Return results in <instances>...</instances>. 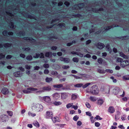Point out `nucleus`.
Segmentation results:
<instances>
[{
	"label": "nucleus",
	"mask_w": 129,
	"mask_h": 129,
	"mask_svg": "<svg viewBox=\"0 0 129 129\" xmlns=\"http://www.w3.org/2000/svg\"><path fill=\"white\" fill-rule=\"evenodd\" d=\"M23 39L26 40H29L30 42L34 43L36 41V40L33 39L32 38H29L28 37H24Z\"/></svg>",
	"instance_id": "12"
},
{
	"label": "nucleus",
	"mask_w": 129,
	"mask_h": 129,
	"mask_svg": "<svg viewBox=\"0 0 129 129\" xmlns=\"http://www.w3.org/2000/svg\"><path fill=\"white\" fill-rule=\"evenodd\" d=\"M98 72L102 74H104L106 73V71L104 69H98L97 70Z\"/></svg>",
	"instance_id": "28"
},
{
	"label": "nucleus",
	"mask_w": 129,
	"mask_h": 129,
	"mask_svg": "<svg viewBox=\"0 0 129 129\" xmlns=\"http://www.w3.org/2000/svg\"><path fill=\"white\" fill-rule=\"evenodd\" d=\"M26 59L28 60H31L33 59V57L31 55H29L27 56Z\"/></svg>",
	"instance_id": "40"
},
{
	"label": "nucleus",
	"mask_w": 129,
	"mask_h": 129,
	"mask_svg": "<svg viewBox=\"0 0 129 129\" xmlns=\"http://www.w3.org/2000/svg\"><path fill=\"white\" fill-rule=\"evenodd\" d=\"M72 60L74 62H77L79 61V59L77 58L74 57L73 58Z\"/></svg>",
	"instance_id": "48"
},
{
	"label": "nucleus",
	"mask_w": 129,
	"mask_h": 129,
	"mask_svg": "<svg viewBox=\"0 0 129 129\" xmlns=\"http://www.w3.org/2000/svg\"><path fill=\"white\" fill-rule=\"evenodd\" d=\"M104 102V100L102 99H99L97 101V103L98 105H101Z\"/></svg>",
	"instance_id": "27"
},
{
	"label": "nucleus",
	"mask_w": 129,
	"mask_h": 129,
	"mask_svg": "<svg viewBox=\"0 0 129 129\" xmlns=\"http://www.w3.org/2000/svg\"><path fill=\"white\" fill-rule=\"evenodd\" d=\"M16 120V118L15 117L12 118L11 120V123H14Z\"/></svg>",
	"instance_id": "39"
},
{
	"label": "nucleus",
	"mask_w": 129,
	"mask_h": 129,
	"mask_svg": "<svg viewBox=\"0 0 129 129\" xmlns=\"http://www.w3.org/2000/svg\"><path fill=\"white\" fill-rule=\"evenodd\" d=\"M65 59L64 61V62L65 63H68L69 62L70 59L69 58H65Z\"/></svg>",
	"instance_id": "46"
},
{
	"label": "nucleus",
	"mask_w": 129,
	"mask_h": 129,
	"mask_svg": "<svg viewBox=\"0 0 129 129\" xmlns=\"http://www.w3.org/2000/svg\"><path fill=\"white\" fill-rule=\"evenodd\" d=\"M112 89V88H109V87L106 88L105 90V93H109L110 91Z\"/></svg>",
	"instance_id": "36"
},
{
	"label": "nucleus",
	"mask_w": 129,
	"mask_h": 129,
	"mask_svg": "<svg viewBox=\"0 0 129 129\" xmlns=\"http://www.w3.org/2000/svg\"><path fill=\"white\" fill-rule=\"evenodd\" d=\"M25 32L24 31H21L17 33V36L21 37V36H24L25 35Z\"/></svg>",
	"instance_id": "24"
},
{
	"label": "nucleus",
	"mask_w": 129,
	"mask_h": 129,
	"mask_svg": "<svg viewBox=\"0 0 129 129\" xmlns=\"http://www.w3.org/2000/svg\"><path fill=\"white\" fill-rule=\"evenodd\" d=\"M46 81L48 83H49L52 81V78L47 77L45 79Z\"/></svg>",
	"instance_id": "34"
},
{
	"label": "nucleus",
	"mask_w": 129,
	"mask_h": 129,
	"mask_svg": "<svg viewBox=\"0 0 129 129\" xmlns=\"http://www.w3.org/2000/svg\"><path fill=\"white\" fill-rule=\"evenodd\" d=\"M53 86L54 88H59L62 87L63 85L62 84H59L54 85Z\"/></svg>",
	"instance_id": "32"
},
{
	"label": "nucleus",
	"mask_w": 129,
	"mask_h": 129,
	"mask_svg": "<svg viewBox=\"0 0 129 129\" xmlns=\"http://www.w3.org/2000/svg\"><path fill=\"white\" fill-rule=\"evenodd\" d=\"M2 92L3 94L5 95L8 94L9 93V91L7 88L5 87L2 89Z\"/></svg>",
	"instance_id": "17"
},
{
	"label": "nucleus",
	"mask_w": 129,
	"mask_h": 129,
	"mask_svg": "<svg viewBox=\"0 0 129 129\" xmlns=\"http://www.w3.org/2000/svg\"><path fill=\"white\" fill-rule=\"evenodd\" d=\"M43 100L48 105H52V102H51L50 98L48 96H46L43 97Z\"/></svg>",
	"instance_id": "7"
},
{
	"label": "nucleus",
	"mask_w": 129,
	"mask_h": 129,
	"mask_svg": "<svg viewBox=\"0 0 129 129\" xmlns=\"http://www.w3.org/2000/svg\"><path fill=\"white\" fill-rule=\"evenodd\" d=\"M52 53L51 52H46L45 54V57H48L49 58L52 57Z\"/></svg>",
	"instance_id": "21"
},
{
	"label": "nucleus",
	"mask_w": 129,
	"mask_h": 129,
	"mask_svg": "<svg viewBox=\"0 0 129 129\" xmlns=\"http://www.w3.org/2000/svg\"><path fill=\"white\" fill-rule=\"evenodd\" d=\"M97 46L98 48L100 49H102L105 47V45L103 43L99 42L97 45Z\"/></svg>",
	"instance_id": "22"
},
{
	"label": "nucleus",
	"mask_w": 129,
	"mask_h": 129,
	"mask_svg": "<svg viewBox=\"0 0 129 129\" xmlns=\"http://www.w3.org/2000/svg\"><path fill=\"white\" fill-rule=\"evenodd\" d=\"M42 89L43 90L41 91H38L37 92H44L50 91L51 89V87L49 86H47L42 87Z\"/></svg>",
	"instance_id": "9"
},
{
	"label": "nucleus",
	"mask_w": 129,
	"mask_h": 129,
	"mask_svg": "<svg viewBox=\"0 0 129 129\" xmlns=\"http://www.w3.org/2000/svg\"><path fill=\"white\" fill-rule=\"evenodd\" d=\"M120 56H121V57L126 59H127L128 58V56H127L125 55L122 52H120Z\"/></svg>",
	"instance_id": "30"
},
{
	"label": "nucleus",
	"mask_w": 129,
	"mask_h": 129,
	"mask_svg": "<svg viewBox=\"0 0 129 129\" xmlns=\"http://www.w3.org/2000/svg\"><path fill=\"white\" fill-rule=\"evenodd\" d=\"M25 17L30 19H35V17L34 16H32L29 14L28 13H25L24 15Z\"/></svg>",
	"instance_id": "16"
},
{
	"label": "nucleus",
	"mask_w": 129,
	"mask_h": 129,
	"mask_svg": "<svg viewBox=\"0 0 129 129\" xmlns=\"http://www.w3.org/2000/svg\"><path fill=\"white\" fill-rule=\"evenodd\" d=\"M68 94L66 92L61 93V98L62 99H66L68 96Z\"/></svg>",
	"instance_id": "15"
},
{
	"label": "nucleus",
	"mask_w": 129,
	"mask_h": 129,
	"mask_svg": "<svg viewBox=\"0 0 129 129\" xmlns=\"http://www.w3.org/2000/svg\"><path fill=\"white\" fill-rule=\"evenodd\" d=\"M103 62V59L102 58H99L98 59V62L99 64L102 63Z\"/></svg>",
	"instance_id": "43"
},
{
	"label": "nucleus",
	"mask_w": 129,
	"mask_h": 129,
	"mask_svg": "<svg viewBox=\"0 0 129 129\" xmlns=\"http://www.w3.org/2000/svg\"><path fill=\"white\" fill-rule=\"evenodd\" d=\"M57 48V47L56 46H52L51 47V49L53 50H55Z\"/></svg>",
	"instance_id": "64"
},
{
	"label": "nucleus",
	"mask_w": 129,
	"mask_h": 129,
	"mask_svg": "<svg viewBox=\"0 0 129 129\" xmlns=\"http://www.w3.org/2000/svg\"><path fill=\"white\" fill-rule=\"evenodd\" d=\"M95 118L97 120H101L102 119V118H101L99 116L97 115L95 117Z\"/></svg>",
	"instance_id": "59"
},
{
	"label": "nucleus",
	"mask_w": 129,
	"mask_h": 129,
	"mask_svg": "<svg viewBox=\"0 0 129 129\" xmlns=\"http://www.w3.org/2000/svg\"><path fill=\"white\" fill-rule=\"evenodd\" d=\"M31 66H29L28 65H25V68L28 70H29L31 68Z\"/></svg>",
	"instance_id": "55"
},
{
	"label": "nucleus",
	"mask_w": 129,
	"mask_h": 129,
	"mask_svg": "<svg viewBox=\"0 0 129 129\" xmlns=\"http://www.w3.org/2000/svg\"><path fill=\"white\" fill-rule=\"evenodd\" d=\"M127 60H123L120 63V66L121 67L124 68L127 67Z\"/></svg>",
	"instance_id": "18"
},
{
	"label": "nucleus",
	"mask_w": 129,
	"mask_h": 129,
	"mask_svg": "<svg viewBox=\"0 0 129 129\" xmlns=\"http://www.w3.org/2000/svg\"><path fill=\"white\" fill-rule=\"evenodd\" d=\"M33 110L37 112L42 111L43 109L42 105L39 104H35L32 106Z\"/></svg>",
	"instance_id": "2"
},
{
	"label": "nucleus",
	"mask_w": 129,
	"mask_h": 129,
	"mask_svg": "<svg viewBox=\"0 0 129 129\" xmlns=\"http://www.w3.org/2000/svg\"><path fill=\"white\" fill-rule=\"evenodd\" d=\"M51 119L53 123H54L56 122H59L60 121L59 117L57 116L51 117Z\"/></svg>",
	"instance_id": "14"
},
{
	"label": "nucleus",
	"mask_w": 129,
	"mask_h": 129,
	"mask_svg": "<svg viewBox=\"0 0 129 129\" xmlns=\"http://www.w3.org/2000/svg\"><path fill=\"white\" fill-rule=\"evenodd\" d=\"M59 26L60 27H61L62 26L65 27V24L64 23H59L58 24Z\"/></svg>",
	"instance_id": "53"
},
{
	"label": "nucleus",
	"mask_w": 129,
	"mask_h": 129,
	"mask_svg": "<svg viewBox=\"0 0 129 129\" xmlns=\"http://www.w3.org/2000/svg\"><path fill=\"white\" fill-rule=\"evenodd\" d=\"M38 90V89L36 88L30 87L28 88L27 89V90H23L22 91L25 93L28 94L30 93L31 92L30 91L28 90L31 91H35L37 90Z\"/></svg>",
	"instance_id": "8"
},
{
	"label": "nucleus",
	"mask_w": 129,
	"mask_h": 129,
	"mask_svg": "<svg viewBox=\"0 0 129 129\" xmlns=\"http://www.w3.org/2000/svg\"><path fill=\"white\" fill-rule=\"evenodd\" d=\"M123 79L125 80H129V75H127L125 76H124L123 77Z\"/></svg>",
	"instance_id": "45"
},
{
	"label": "nucleus",
	"mask_w": 129,
	"mask_h": 129,
	"mask_svg": "<svg viewBox=\"0 0 129 129\" xmlns=\"http://www.w3.org/2000/svg\"><path fill=\"white\" fill-rule=\"evenodd\" d=\"M40 54L39 57L40 58H44V54L43 53H41L40 54Z\"/></svg>",
	"instance_id": "62"
},
{
	"label": "nucleus",
	"mask_w": 129,
	"mask_h": 129,
	"mask_svg": "<svg viewBox=\"0 0 129 129\" xmlns=\"http://www.w3.org/2000/svg\"><path fill=\"white\" fill-rule=\"evenodd\" d=\"M8 33V32L6 30H5L2 33L3 35L5 36H7Z\"/></svg>",
	"instance_id": "50"
},
{
	"label": "nucleus",
	"mask_w": 129,
	"mask_h": 129,
	"mask_svg": "<svg viewBox=\"0 0 129 129\" xmlns=\"http://www.w3.org/2000/svg\"><path fill=\"white\" fill-rule=\"evenodd\" d=\"M105 71L106 72H108L110 73H112L113 72V70L110 69H106Z\"/></svg>",
	"instance_id": "57"
},
{
	"label": "nucleus",
	"mask_w": 129,
	"mask_h": 129,
	"mask_svg": "<svg viewBox=\"0 0 129 129\" xmlns=\"http://www.w3.org/2000/svg\"><path fill=\"white\" fill-rule=\"evenodd\" d=\"M95 118H93V116H91L90 117V119L91 120V121L92 123H93L95 121Z\"/></svg>",
	"instance_id": "54"
},
{
	"label": "nucleus",
	"mask_w": 129,
	"mask_h": 129,
	"mask_svg": "<svg viewBox=\"0 0 129 129\" xmlns=\"http://www.w3.org/2000/svg\"><path fill=\"white\" fill-rule=\"evenodd\" d=\"M7 112L10 116H11L13 115V113L11 111H8Z\"/></svg>",
	"instance_id": "51"
},
{
	"label": "nucleus",
	"mask_w": 129,
	"mask_h": 129,
	"mask_svg": "<svg viewBox=\"0 0 129 129\" xmlns=\"http://www.w3.org/2000/svg\"><path fill=\"white\" fill-rule=\"evenodd\" d=\"M78 97L79 96L77 93H72L71 95V99L72 100H76Z\"/></svg>",
	"instance_id": "20"
},
{
	"label": "nucleus",
	"mask_w": 129,
	"mask_h": 129,
	"mask_svg": "<svg viewBox=\"0 0 129 129\" xmlns=\"http://www.w3.org/2000/svg\"><path fill=\"white\" fill-rule=\"evenodd\" d=\"M110 78L113 81L114 83H116V82H117L116 80V79H114V77H113V76L111 77H110Z\"/></svg>",
	"instance_id": "63"
},
{
	"label": "nucleus",
	"mask_w": 129,
	"mask_h": 129,
	"mask_svg": "<svg viewBox=\"0 0 129 129\" xmlns=\"http://www.w3.org/2000/svg\"><path fill=\"white\" fill-rule=\"evenodd\" d=\"M89 99L92 102L95 101L97 100V99L96 98L93 96H90Z\"/></svg>",
	"instance_id": "37"
},
{
	"label": "nucleus",
	"mask_w": 129,
	"mask_h": 129,
	"mask_svg": "<svg viewBox=\"0 0 129 129\" xmlns=\"http://www.w3.org/2000/svg\"><path fill=\"white\" fill-rule=\"evenodd\" d=\"M33 124L37 127L38 128L39 127V124L37 121H35L33 123Z\"/></svg>",
	"instance_id": "31"
},
{
	"label": "nucleus",
	"mask_w": 129,
	"mask_h": 129,
	"mask_svg": "<svg viewBox=\"0 0 129 129\" xmlns=\"http://www.w3.org/2000/svg\"><path fill=\"white\" fill-rule=\"evenodd\" d=\"M83 85V84L82 83H80L75 85L74 86L75 87H80L82 86V87Z\"/></svg>",
	"instance_id": "38"
},
{
	"label": "nucleus",
	"mask_w": 129,
	"mask_h": 129,
	"mask_svg": "<svg viewBox=\"0 0 129 129\" xmlns=\"http://www.w3.org/2000/svg\"><path fill=\"white\" fill-rule=\"evenodd\" d=\"M22 49L24 51H26L28 52L30 50V49L29 47H27L26 48H23Z\"/></svg>",
	"instance_id": "47"
},
{
	"label": "nucleus",
	"mask_w": 129,
	"mask_h": 129,
	"mask_svg": "<svg viewBox=\"0 0 129 129\" xmlns=\"http://www.w3.org/2000/svg\"><path fill=\"white\" fill-rule=\"evenodd\" d=\"M79 117L77 115L73 117V119L75 121H77L78 119H79Z\"/></svg>",
	"instance_id": "49"
},
{
	"label": "nucleus",
	"mask_w": 129,
	"mask_h": 129,
	"mask_svg": "<svg viewBox=\"0 0 129 129\" xmlns=\"http://www.w3.org/2000/svg\"><path fill=\"white\" fill-rule=\"evenodd\" d=\"M73 105V103H70L66 105V107L68 108L69 109L70 107H72V105Z\"/></svg>",
	"instance_id": "42"
},
{
	"label": "nucleus",
	"mask_w": 129,
	"mask_h": 129,
	"mask_svg": "<svg viewBox=\"0 0 129 129\" xmlns=\"http://www.w3.org/2000/svg\"><path fill=\"white\" fill-rule=\"evenodd\" d=\"M28 115L29 116H31L32 117H34L36 115V114L35 113H32L31 112H29Z\"/></svg>",
	"instance_id": "52"
},
{
	"label": "nucleus",
	"mask_w": 129,
	"mask_h": 129,
	"mask_svg": "<svg viewBox=\"0 0 129 129\" xmlns=\"http://www.w3.org/2000/svg\"><path fill=\"white\" fill-rule=\"evenodd\" d=\"M85 6L84 3L78 4L77 5H75L72 7L73 10H80L81 8H83Z\"/></svg>",
	"instance_id": "6"
},
{
	"label": "nucleus",
	"mask_w": 129,
	"mask_h": 129,
	"mask_svg": "<svg viewBox=\"0 0 129 129\" xmlns=\"http://www.w3.org/2000/svg\"><path fill=\"white\" fill-rule=\"evenodd\" d=\"M87 12L91 11L94 13H98L99 11H103L104 10L102 8H99V9L96 8H93L90 5H88L85 8Z\"/></svg>",
	"instance_id": "3"
},
{
	"label": "nucleus",
	"mask_w": 129,
	"mask_h": 129,
	"mask_svg": "<svg viewBox=\"0 0 129 129\" xmlns=\"http://www.w3.org/2000/svg\"><path fill=\"white\" fill-rule=\"evenodd\" d=\"M118 38H119L120 39H122V40L128 39H129V36H126L120 37H118Z\"/></svg>",
	"instance_id": "29"
},
{
	"label": "nucleus",
	"mask_w": 129,
	"mask_h": 129,
	"mask_svg": "<svg viewBox=\"0 0 129 129\" xmlns=\"http://www.w3.org/2000/svg\"><path fill=\"white\" fill-rule=\"evenodd\" d=\"M43 66L45 68L47 69L49 67V65L48 64L45 63L44 64Z\"/></svg>",
	"instance_id": "56"
},
{
	"label": "nucleus",
	"mask_w": 129,
	"mask_h": 129,
	"mask_svg": "<svg viewBox=\"0 0 129 129\" xmlns=\"http://www.w3.org/2000/svg\"><path fill=\"white\" fill-rule=\"evenodd\" d=\"M5 57V55L3 54L2 53H0V59L4 58Z\"/></svg>",
	"instance_id": "60"
},
{
	"label": "nucleus",
	"mask_w": 129,
	"mask_h": 129,
	"mask_svg": "<svg viewBox=\"0 0 129 129\" xmlns=\"http://www.w3.org/2000/svg\"><path fill=\"white\" fill-rule=\"evenodd\" d=\"M3 46L6 48H8L11 46V44L8 43H5L3 44Z\"/></svg>",
	"instance_id": "41"
},
{
	"label": "nucleus",
	"mask_w": 129,
	"mask_h": 129,
	"mask_svg": "<svg viewBox=\"0 0 129 129\" xmlns=\"http://www.w3.org/2000/svg\"><path fill=\"white\" fill-rule=\"evenodd\" d=\"M123 59L120 58H117L116 60V62H122L123 61Z\"/></svg>",
	"instance_id": "44"
},
{
	"label": "nucleus",
	"mask_w": 129,
	"mask_h": 129,
	"mask_svg": "<svg viewBox=\"0 0 129 129\" xmlns=\"http://www.w3.org/2000/svg\"><path fill=\"white\" fill-rule=\"evenodd\" d=\"M53 99L57 100L60 98V95L59 93H55L53 94L52 95Z\"/></svg>",
	"instance_id": "13"
},
{
	"label": "nucleus",
	"mask_w": 129,
	"mask_h": 129,
	"mask_svg": "<svg viewBox=\"0 0 129 129\" xmlns=\"http://www.w3.org/2000/svg\"><path fill=\"white\" fill-rule=\"evenodd\" d=\"M23 74V73L20 71H17L14 73V75L15 77H20L22 76Z\"/></svg>",
	"instance_id": "19"
},
{
	"label": "nucleus",
	"mask_w": 129,
	"mask_h": 129,
	"mask_svg": "<svg viewBox=\"0 0 129 129\" xmlns=\"http://www.w3.org/2000/svg\"><path fill=\"white\" fill-rule=\"evenodd\" d=\"M77 55L81 57H82L83 56V54L81 53L80 52H77Z\"/></svg>",
	"instance_id": "61"
},
{
	"label": "nucleus",
	"mask_w": 129,
	"mask_h": 129,
	"mask_svg": "<svg viewBox=\"0 0 129 129\" xmlns=\"http://www.w3.org/2000/svg\"><path fill=\"white\" fill-rule=\"evenodd\" d=\"M112 92L114 94H120L122 92V90H121L118 87H116L112 89ZM125 95V92L123 91V93L122 94H120V96L121 97H123Z\"/></svg>",
	"instance_id": "1"
},
{
	"label": "nucleus",
	"mask_w": 129,
	"mask_h": 129,
	"mask_svg": "<svg viewBox=\"0 0 129 129\" xmlns=\"http://www.w3.org/2000/svg\"><path fill=\"white\" fill-rule=\"evenodd\" d=\"M53 113L51 111H47L46 112V118L47 119L51 118L52 117Z\"/></svg>",
	"instance_id": "11"
},
{
	"label": "nucleus",
	"mask_w": 129,
	"mask_h": 129,
	"mask_svg": "<svg viewBox=\"0 0 129 129\" xmlns=\"http://www.w3.org/2000/svg\"><path fill=\"white\" fill-rule=\"evenodd\" d=\"M90 92L93 94H96L99 92V89L98 87L96 85L93 86L90 90Z\"/></svg>",
	"instance_id": "5"
},
{
	"label": "nucleus",
	"mask_w": 129,
	"mask_h": 129,
	"mask_svg": "<svg viewBox=\"0 0 129 129\" xmlns=\"http://www.w3.org/2000/svg\"><path fill=\"white\" fill-rule=\"evenodd\" d=\"M94 83L93 82L91 83H87L84 85H83L82 86V87L83 88H85L90 85H92Z\"/></svg>",
	"instance_id": "26"
},
{
	"label": "nucleus",
	"mask_w": 129,
	"mask_h": 129,
	"mask_svg": "<svg viewBox=\"0 0 129 129\" xmlns=\"http://www.w3.org/2000/svg\"><path fill=\"white\" fill-rule=\"evenodd\" d=\"M108 111L111 113H113L115 111V109L112 106H110L108 109Z\"/></svg>",
	"instance_id": "25"
},
{
	"label": "nucleus",
	"mask_w": 129,
	"mask_h": 129,
	"mask_svg": "<svg viewBox=\"0 0 129 129\" xmlns=\"http://www.w3.org/2000/svg\"><path fill=\"white\" fill-rule=\"evenodd\" d=\"M40 54L39 53H36L35 55L33 56V57L35 58H37L39 57Z\"/></svg>",
	"instance_id": "58"
},
{
	"label": "nucleus",
	"mask_w": 129,
	"mask_h": 129,
	"mask_svg": "<svg viewBox=\"0 0 129 129\" xmlns=\"http://www.w3.org/2000/svg\"><path fill=\"white\" fill-rule=\"evenodd\" d=\"M1 121L3 122H5L8 119V116L5 114H3L1 116Z\"/></svg>",
	"instance_id": "10"
},
{
	"label": "nucleus",
	"mask_w": 129,
	"mask_h": 129,
	"mask_svg": "<svg viewBox=\"0 0 129 129\" xmlns=\"http://www.w3.org/2000/svg\"><path fill=\"white\" fill-rule=\"evenodd\" d=\"M52 105H54L55 106H58V105H60L62 104V102L60 101H54V102H52Z\"/></svg>",
	"instance_id": "23"
},
{
	"label": "nucleus",
	"mask_w": 129,
	"mask_h": 129,
	"mask_svg": "<svg viewBox=\"0 0 129 129\" xmlns=\"http://www.w3.org/2000/svg\"><path fill=\"white\" fill-rule=\"evenodd\" d=\"M116 26H108L107 27H101L100 29V30H99L98 31L96 32L95 33L96 34H99L101 32L102 33H105V30H108L111 28Z\"/></svg>",
	"instance_id": "4"
},
{
	"label": "nucleus",
	"mask_w": 129,
	"mask_h": 129,
	"mask_svg": "<svg viewBox=\"0 0 129 129\" xmlns=\"http://www.w3.org/2000/svg\"><path fill=\"white\" fill-rule=\"evenodd\" d=\"M81 15L80 14H73L71 16L72 18H75V17H80L81 16Z\"/></svg>",
	"instance_id": "35"
},
{
	"label": "nucleus",
	"mask_w": 129,
	"mask_h": 129,
	"mask_svg": "<svg viewBox=\"0 0 129 129\" xmlns=\"http://www.w3.org/2000/svg\"><path fill=\"white\" fill-rule=\"evenodd\" d=\"M14 22H12L10 21L9 23V26L10 27L12 28H13L14 26Z\"/></svg>",
	"instance_id": "33"
}]
</instances>
